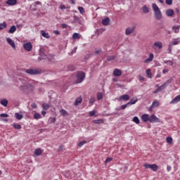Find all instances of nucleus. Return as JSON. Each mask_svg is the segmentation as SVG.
I'll return each mask as SVG.
<instances>
[{
	"label": "nucleus",
	"mask_w": 180,
	"mask_h": 180,
	"mask_svg": "<svg viewBox=\"0 0 180 180\" xmlns=\"http://www.w3.org/2000/svg\"><path fill=\"white\" fill-rule=\"evenodd\" d=\"M20 91L25 94L27 89H29L31 92H33L34 91V86L33 85L27 83L26 80L21 79V84L20 85Z\"/></svg>",
	"instance_id": "1"
},
{
	"label": "nucleus",
	"mask_w": 180,
	"mask_h": 180,
	"mask_svg": "<svg viewBox=\"0 0 180 180\" xmlns=\"http://www.w3.org/2000/svg\"><path fill=\"white\" fill-rule=\"evenodd\" d=\"M153 11L154 12V15L157 20H161L162 19V13H161V10L156 4H152Z\"/></svg>",
	"instance_id": "2"
},
{
	"label": "nucleus",
	"mask_w": 180,
	"mask_h": 180,
	"mask_svg": "<svg viewBox=\"0 0 180 180\" xmlns=\"http://www.w3.org/2000/svg\"><path fill=\"white\" fill-rule=\"evenodd\" d=\"M25 72L27 74H29V75H39V74L41 73V69H37V68L27 69L25 70Z\"/></svg>",
	"instance_id": "3"
},
{
	"label": "nucleus",
	"mask_w": 180,
	"mask_h": 180,
	"mask_svg": "<svg viewBox=\"0 0 180 180\" xmlns=\"http://www.w3.org/2000/svg\"><path fill=\"white\" fill-rule=\"evenodd\" d=\"M76 84H81L85 79V72L81 71L78 72L76 75Z\"/></svg>",
	"instance_id": "4"
},
{
	"label": "nucleus",
	"mask_w": 180,
	"mask_h": 180,
	"mask_svg": "<svg viewBox=\"0 0 180 180\" xmlns=\"http://www.w3.org/2000/svg\"><path fill=\"white\" fill-rule=\"evenodd\" d=\"M144 168L149 169H152V171H153V172H157V171H158V165H157V164H152L150 165L148 163H146L143 165Z\"/></svg>",
	"instance_id": "5"
},
{
	"label": "nucleus",
	"mask_w": 180,
	"mask_h": 180,
	"mask_svg": "<svg viewBox=\"0 0 180 180\" xmlns=\"http://www.w3.org/2000/svg\"><path fill=\"white\" fill-rule=\"evenodd\" d=\"M45 50L44 48L41 47L39 49V60L41 61V60H46L47 58V56H46V53H44Z\"/></svg>",
	"instance_id": "6"
},
{
	"label": "nucleus",
	"mask_w": 180,
	"mask_h": 180,
	"mask_svg": "<svg viewBox=\"0 0 180 180\" xmlns=\"http://www.w3.org/2000/svg\"><path fill=\"white\" fill-rule=\"evenodd\" d=\"M150 123H160V118H158L155 115L152 114L149 118Z\"/></svg>",
	"instance_id": "7"
},
{
	"label": "nucleus",
	"mask_w": 180,
	"mask_h": 180,
	"mask_svg": "<svg viewBox=\"0 0 180 180\" xmlns=\"http://www.w3.org/2000/svg\"><path fill=\"white\" fill-rule=\"evenodd\" d=\"M23 47L26 51H32V49H33V46L32 45V43L27 42L23 44Z\"/></svg>",
	"instance_id": "8"
},
{
	"label": "nucleus",
	"mask_w": 180,
	"mask_h": 180,
	"mask_svg": "<svg viewBox=\"0 0 180 180\" xmlns=\"http://www.w3.org/2000/svg\"><path fill=\"white\" fill-rule=\"evenodd\" d=\"M135 29H136L135 26H133L132 27H127L125 30V34L127 36H129V35L131 34V33H133V32H134Z\"/></svg>",
	"instance_id": "9"
},
{
	"label": "nucleus",
	"mask_w": 180,
	"mask_h": 180,
	"mask_svg": "<svg viewBox=\"0 0 180 180\" xmlns=\"http://www.w3.org/2000/svg\"><path fill=\"white\" fill-rule=\"evenodd\" d=\"M141 119L142 122H144V123L150 122V115H148V114H143L141 117Z\"/></svg>",
	"instance_id": "10"
},
{
	"label": "nucleus",
	"mask_w": 180,
	"mask_h": 180,
	"mask_svg": "<svg viewBox=\"0 0 180 180\" xmlns=\"http://www.w3.org/2000/svg\"><path fill=\"white\" fill-rule=\"evenodd\" d=\"M6 41L10 46H11V47H13V49H16V44H15V41H13L12 39L8 37L6 38Z\"/></svg>",
	"instance_id": "11"
},
{
	"label": "nucleus",
	"mask_w": 180,
	"mask_h": 180,
	"mask_svg": "<svg viewBox=\"0 0 180 180\" xmlns=\"http://www.w3.org/2000/svg\"><path fill=\"white\" fill-rule=\"evenodd\" d=\"M18 4V0H7L6 1V4L8 5V6H13Z\"/></svg>",
	"instance_id": "12"
},
{
	"label": "nucleus",
	"mask_w": 180,
	"mask_h": 180,
	"mask_svg": "<svg viewBox=\"0 0 180 180\" xmlns=\"http://www.w3.org/2000/svg\"><path fill=\"white\" fill-rule=\"evenodd\" d=\"M130 99V96L129 94H124L120 96L118 101H129Z\"/></svg>",
	"instance_id": "13"
},
{
	"label": "nucleus",
	"mask_w": 180,
	"mask_h": 180,
	"mask_svg": "<svg viewBox=\"0 0 180 180\" xmlns=\"http://www.w3.org/2000/svg\"><path fill=\"white\" fill-rule=\"evenodd\" d=\"M110 22V18H109V17H107V18L103 19L102 25H103V26H108V25H109Z\"/></svg>",
	"instance_id": "14"
},
{
	"label": "nucleus",
	"mask_w": 180,
	"mask_h": 180,
	"mask_svg": "<svg viewBox=\"0 0 180 180\" xmlns=\"http://www.w3.org/2000/svg\"><path fill=\"white\" fill-rule=\"evenodd\" d=\"M113 75H115V77H120V75H122V70L119 69H115L113 71Z\"/></svg>",
	"instance_id": "15"
},
{
	"label": "nucleus",
	"mask_w": 180,
	"mask_h": 180,
	"mask_svg": "<svg viewBox=\"0 0 180 180\" xmlns=\"http://www.w3.org/2000/svg\"><path fill=\"white\" fill-rule=\"evenodd\" d=\"M166 15L168 16L169 18H171V16H173L174 15V10L172 9H167L166 11Z\"/></svg>",
	"instance_id": "16"
},
{
	"label": "nucleus",
	"mask_w": 180,
	"mask_h": 180,
	"mask_svg": "<svg viewBox=\"0 0 180 180\" xmlns=\"http://www.w3.org/2000/svg\"><path fill=\"white\" fill-rule=\"evenodd\" d=\"M41 34L43 37H45V39H50V34L44 30H41Z\"/></svg>",
	"instance_id": "17"
},
{
	"label": "nucleus",
	"mask_w": 180,
	"mask_h": 180,
	"mask_svg": "<svg viewBox=\"0 0 180 180\" xmlns=\"http://www.w3.org/2000/svg\"><path fill=\"white\" fill-rule=\"evenodd\" d=\"M42 153L41 148H37L34 150V154L36 157H39V155H41Z\"/></svg>",
	"instance_id": "18"
},
{
	"label": "nucleus",
	"mask_w": 180,
	"mask_h": 180,
	"mask_svg": "<svg viewBox=\"0 0 180 180\" xmlns=\"http://www.w3.org/2000/svg\"><path fill=\"white\" fill-rule=\"evenodd\" d=\"M0 103L1 105H2V106L6 108L8 106V101L6 98H3L2 100H1Z\"/></svg>",
	"instance_id": "19"
},
{
	"label": "nucleus",
	"mask_w": 180,
	"mask_h": 180,
	"mask_svg": "<svg viewBox=\"0 0 180 180\" xmlns=\"http://www.w3.org/2000/svg\"><path fill=\"white\" fill-rule=\"evenodd\" d=\"M154 58V54L150 53L149 58H146L144 61V63H150V61H153V59Z\"/></svg>",
	"instance_id": "20"
},
{
	"label": "nucleus",
	"mask_w": 180,
	"mask_h": 180,
	"mask_svg": "<svg viewBox=\"0 0 180 180\" xmlns=\"http://www.w3.org/2000/svg\"><path fill=\"white\" fill-rule=\"evenodd\" d=\"M15 32H16V26L12 25L8 30V33H10V34H13V33Z\"/></svg>",
	"instance_id": "21"
},
{
	"label": "nucleus",
	"mask_w": 180,
	"mask_h": 180,
	"mask_svg": "<svg viewBox=\"0 0 180 180\" xmlns=\"http://www.w3.org/2000/svg\"><path fill=\"white\" fill-rule=\"evenodd\" d=\"M79 103H82V97L76 98L75 101V106H78Z\"/></svg>",
	"instance_id": "22"
},
{
	"label": "nucleus",
	"mask_w": 180,
	"mask_h": 180,
	"mask_svg": "<svg viewBox=\"0 0 180 180\" xmlns=\"http://www.w3.org/2000/svg\"><path fill=\"white\" fill-rule=\"evenodd\" d=\"M15 117L18 120H22V118L23 117V114H20L19 112H15Z\"/></svg>",
	"instance_id": "23"
},
{
	"label": "nucleus",
	"mask_w": 180,
	"mask_h": 180,
	"mask_svg": "<svg viewBox=\"0 0 180 180\" xmlns=\"http://www.w3.org/2000/svg\"><path fill=\"white\" fill-rule=\"evenodd\" d=\"M12 127H14V129H15V130H20V129H22V125H20L19 124H16V123H13L12 124Z\"/></svg>",
	"instance_id": "24"
},
{
	"label": "nucleus",
	"mask_w": 180,
	"mask_h": 180,
	"mask_svg": "<svg viewBox=\"0 0 180 180\" xmlns=\"http://www.w3.org/2000/svg\"><path fill=\"white\" fill-rule=\"evenodd\" d=\"M73 23H81V20H79V17L77 15L73 16Z\"/></svg>",
	"instance_id": "25"
},
{
	"label": "nucleus",
	"mask_w": 180,
	"mask_h": 180,
	"mask_svg": "<svg viewBox=\"0 0 180 180\" xmlns=\"http://www.w3.org/2000/svg\"><path fill=\"white\" fill-rule=\"evenodd\" d=\"M146 74L148 78H153V73H151V70L150 69L146 70Z\"/></svg>",
	"instance_id": "26"
},
{
	"label": "nucleus",
	"mask_w": 180,
	"mask_h": 180,
	"mask_svg": "<svg viewBox=\"0 0 180 180\" xmlns=\"http://www.w3.org/2000/svg\"><path fill=\"white\" fill-rule=\"evenodd\" d=\"M132 122L136 123V124H140V119H139V117L137 116L133 117Z\"/></svg>",
	"instance_id": "27"
},
{
	"label": "nucleus",
	"mask_w": 180,
	"mask_h": 180,
	"mask_svg": "<svg viewBox=\"0 0 180 180\" xmlns=\"http://www.w3.org/2000/svg\"><path fill=\"white\" fill-rule=\"evenodd\" d=\"M42 108L44 110H49L50 105L47 103H42Z\"/></svg>",
	"instance_id": "28"
},
{
	"label": "nucleus",
	"mask_w": 180,
	"mask_h": 180,
	"mask_svg": "<svg viewBox=\"0 0 180 180\" xmlns=\"http://www.w3.org/2000/svg\"><path fill=\"white\" fill-rule=\"evenodd\" d=\"M72 39L74 40L77 39H81V34H79V33L75 32L72 35Z\"/></svg>",
	"instance_id": "29"
},
{
	"label": "nucleus",
	"mask_w": 180,
	"mask_h": 180,
	"mask_svg": "<svg viewBox=\"0 0 180 180\" xmlns=\"http://www.w3.org/2000/svg\"><path fill=\"white\" fill-rule=\"evenodd\" d=\"M116 56H108L106 58V60L107 61H113V60H115L116 58Z\"/></svg>",
	"instance_id": "30"
},
{
	"label": "nucleus",
	"mask_w": 180,
	"mask_h": 180,
	"mask_svg": "<svg viewBox=\"0 0 180 180\" xmlns=\"http://www.w3.org/2000/svg\"><path fill=\"white\" fill-rule=\"evenodd\" d=\"M154 46L158 47V49H162V42H155Z\"/></svg>",
	"instance_id": "31"
},
{
	"label": "nucleus",
	"mask_w": 180,
	"mask_h": 180,
	"mask_svg": "<svg viewBox=\"0 0 180 180\" xmlns=\"http://www.w3.org/2000/svg\"><path fill=\"white\" fill-rule=\"evenodd\" d=\"M142 11L143 13H148V12H150V9L148 7H147V6H143L142 8Z\"/></svg>",
	"instance_id": "32"
},
{
	"label": "nucleus",
	"mask_w": 180,
	"mask_h": 180,
	"mask_svg": "<svg viewBox=\"0 0 180 180\" xmlns=\"http://www.w3.org/2000/svg\"><path fill=\"white\" fill-rule=\"evenodd\" d=\"M94 123H95V124H101L102 123H103V120L102 119H99V120H94Z\"/></svg>",
	"instance_id": "33"
},
{
	"label": "nucleus",
	"mask_w": 180,
	"mask_h": 180,
	"mask_svg": "<svg viewBox=\"0 0 180 180\" xmlns=\"http://www.w3.org/2000/svg\"><path fill=\"white\" fill-rule=\"evenodd\" d=\"M34 117L36 120H39V119H41V115L39 112H35L34 114Z\"/></svg>",
	"instance_id": "34"
},
{
	"label": "nucleus",
	"mask_w": 180,
	"mask_h": 180,
	"mask_svg": "<svg viewBox=\"0 0 180 180\" xmlns=\"http://www.w3.org/2000/svg\"><path fill=\"white\" fill-rule=\"evenodd\" d=\"M163 63L165 64H168L170 67H172L174 65V62L172 60H164Z\"/></svg>",
	"instance_id": "35"
},
{
	"label": "nucleus",
	"mask_w": 180,
	"mask_h": 180,
	"mask_svg": "<svg viewBox=\"0 0 180 180\" xmlns=\"http://www.w3.org/2000/svg\"><path fill=\"white\" fill-rule=\"evenodd\" d=\"M139 99H137L136 97H134L129 101V102H131L132 105H135V103H137Z\"/></svg>",
	"instance_id": "36"
},
{
	"label": "nucleus",
	"mask_w": 180,
	"mask_h": 180,
	"mask_svg": "<svg viewBox=\"0 0 180 180\" xmlns=\"http://www.w3.org/2000/svg\"><path fill=\"white\" fill-rule=\"evenodd\" d=\"M103 98V94L101 92L97 93V100L101 101Z\"/></svg>",
	"instance_id": "37"
},
{
	"label": "nucleus",
	"mask_w": 180,
	"mask_h": 180,
	"mask_svg": "<svg viewBox=\"0 0 180 180\" xmlns=\"http://www.w3.org/2000/svg\"><path fill=\"white\" fill-rule=\"evenodd\" d=\"M78 11L80 12L81 15H84V13H85V9H84V7L82 6H79Z\"/></svg>",
	"instance_id": "38"
},
{
	"label": "nucleus",
	"mask_w": 180,
	"mask_h": 180,
	"mask_svg": "<svg viewBox=\"0 0 180 180\" xmlns=\"http://www.w3.org/2000/svg\"><path fill=\"white\" fill-rule=\"evenodd\" d=\"M172 30H174V33H179V26H173Z\"/></svg>",
	"instance_id": "39"
},
{
	"label": "nucleus",
	"mask_w": 180,
	"mask_h": 180,
	"mask_svg": "<svg viewBox=\"0 0 180 180\" xmlns=\"http://www.w3.org/2000/svg\"><path fill=\"white\" fill-rule=\"evenodd\" d=\"M170 45L172 46H176L178 44H179V41H176V40H173L172 42L169 43Z\"/></svg>",
	"instance_id": "40"
},
{
	"label": "nucleus",
	"mask_w": 180,
	"mask_h": 180,
	"mask_svg": "<svg viewBox=\"0 0 180 180\" xmlns=\"http://www.w3.org/2000/svg\"><path fill=\"white\" fill-rule=\"evenodd\" d=\"M6 23L5 22L0 23V30L6 29Z\"/></svg>",
	"instance_id": "41"
},
{
	"label": "nucleus",
	"mask_w": 180,
	"mask_h": 180,
	"mask_svg": "<svg viewBox=\"0 0 180 180\" xmlns=\"http://www.w3.org/2000/svg\"><path fill=\"white\" fill-rule=\"evenodd\" d=\"M166 141L167 143H168L169 144H172V137L171 136H167L166 138Z\"/></svg>",
	"instance_id": "42"
},
{
	"label": "nucleus",
	"mask_w": 180,
	"mask_h": 180,
	"mask_svg": "<svg viewBox=\"0 0 180 180\" xmlns=\"http://www.w3.org/2000/svg\"><path fill=\"white\" fill-rule=\"evenodd\" d=\"M172 82V78L169 79L167 80L163 84L167 86V85H169Z\"/></svg>",
	"instance_id": "43"
},
{
	"label": "nucleus",
	"mask_w": 180,
	"mask_h": 180,
	"mask_svg": "<svg viewBox=\"0 0 180 180\" xmlns=\"http://www.w3.org/2000/svg\"><path fill=\"white\" fill-rule=\"evenodd\" d=\"M68 70L70 71H75V66H74L73 65H69L68 66Z\"/></svg>",
	"instance_id": "44"
},
{
	"label": "nucleus",
	"mask_w": 180,
	"mask_h": 180,
	"mask_svg": "<svg viewBox=\"0 0 180 180\" xmlns=\"http://www.w3.org/2000/svg\"><path fill=\"white\" fill-rule=\"evenodd\" d=\"M165 84H162L160 86H159L158 89H159V91L160 92H162V91H164V89H165Z\"/></svg>",
	"instance_id": "45"
},
{
	"label": "nucleus",
	"mask_w": 180,
	"mask_h": 180,
	"mask_svg": "<svg viewBox=\"0 0 180 180\" xmlns=\"http://www.w3.org/2000/svg\"><path fill=\"white\" fill-rule=\"evenodd\" d=\"M167 51H169L168 54H172V46L170 44L168 46Z\"/></svg>",
	"instance_id": "46"
},
{
	"label": "nucleus",
	"mask_w": 180,
	"mask_h": 180,
	"mask_svg": "<svg viewBox=\"0 0 180 180\" xmlns=\"http://www.w3.org/2000/svg\"><path fill=\"white\" fill-rule=\"evenodd\" d=\"M102 53V49L98 48V49H95L94 54H101Z\"/></svg>",
	"instance_id": "47"
},
{
	"label": "nucleus",
	"mask_w": 180,
	"mask_h": 180,
	"mask_svg": "<svg viewBox=\"0 0 180 180\" xmlns=\"http://www.w3.org/2000/svg\"><path fill=\"white\" fill-rule=\"evenodd\" d=\"M60 113L62 115V116H65L67 115V111L64 109H61L60 110Z\"/></svg>",
	"instance_id": "48"
},
{
	"label": "nucleus",
	"mask_w": 180,
	"mask_h": 180,
	"mask_svg": "<svg viewBox=\"0 0 180 180\" xmlns=\"http://www.w3.org/2000/svg\"><path fill=\"white\" fill-rule=\"evenodd\" d=\"M57 119L56 117H51L49 118V122L53 124V123H56Z\"/></svg>",
	"instance_id": "49"
},
{
	"label": "nucleus",
	"mask_w": 180,
	"mask_h": 180,
	"mask_svg": "<svg viewBox=\"0 0 180 180\" xmlns=\"http://www.w3.org/2000/svg\"><path fill=\"white\" fill-rule=\"evenodd\" d=\"M84 144H86V141H82L78 143V147H82Z\"/></svg>",
	"instance_id": "50"
},
{
	"label": "nucleus",
	"mask_w": 180,
	"mask_h": 180,
	"mask_svg": "<svg viewBox=\"0 0 180 180\" xmlns=\"http://www.w3.org/2000/svg\"><path fill=\"white\" fill-rule=\"evenodd\" d=\"M51 95H56V93L53 92V91H51L49 92V98L50 99H53V96H51Z\"/></svg>",
	"instance_id": "51"
},
{
	"label": "nucleus",
	"mask_w": 180,
	"mask_h": 180,
	"mask_svg": "<svg viewBox=\"0 0 180 180\" xmlns=\"http://www.w3.org/2000/svg\"><path fill=\"white\" fill-rule=\"evenodd\" d=\"M89 116H95L96 115V111L92 110L89 112Z\"/></svg>",
	"instance_id": "52"
},
{
	"label": "nucleus",
	"mask_w": 180,
	"mask_h": 180,
	"mask_svg": "<svg viewBox=\"0 0 180 180\" xmlns=\"http://www.w3.org/2000/svg\"><path fill=\"white\" fill-rule=\"evenodd\" d=\"M153 103H154V107H158L160 106V102L158 101H155L153 102Z\"/></svg>",
	"instance_id": "53"
},
{
	"label": "nucleus",
	"mask_w": 180,
	"mask_h": 180,
	"mask_svg": "<svg viewBox=\"0 0 180 180\" xmlns=\"http://www.w3.org/2000/svg\"><path fill=\"white\" fill-rule=\"evenodd\" d=\"M0 117H9V115L6 113L0 114Z\"/></svg>",
	"instance_id": "54"
},
{
	"label": "nucleus",
	"mask_w": 180,
	"mask_h": 180,
	"mask_svg": "<svg viewBox=\"0 0 180 180\" xmlns=\"http://www.w3.org/2000/svg\"><path fill=\"white\" fill-rule=\"evenodd\" d=\"M112 160H113V158H107L105 161V164H107L108 162H110V161H112Z\"/></svg>",
	"instance_id": "55"
},
{
	"label": "nucleus",
	"mask_w": 180,
	"mask_h": 180,
	"mask_svg": "<svg viewBox=\"0 0 180 180\" xmlns=\"http://www.w3.org/2000/svg\"><path fill=\"white\" fill-rule=\"evenodd\" d=\"M31 106L33 109H37V104H36V103H32Z\"/></svg>",
	"instance_id": "56"
},
{
	"label": "nucleus",
	"mask_w": 180,
	"mask_h": 180,
	"mask_svg": "<svg viewBox=\"0 0 180 180\" xmlns=\"http://www.w3.org/2000/svg\"><path fill=\"white\" fill-rule=\"evenodd\" d=\"M154 103H152L151 105L148 108V111L151 112L153 110V108H154Z\"/></svg>",
	"instance_id": "57"
},
{
	"label": "nucleus",
	"mask_w": 180,
	"mask_h": 180,
	"mask_svg": "<svg viewBox=\"0 0 180 180\" xmlns=\"http://www.w3.org/2000/svg\"><path fill=\"white\" fill-rule=\"evenodd\" d=\"M89 103L94 104L95 103V98H91L89 99Z\"/></svg>",
	"instance_id": "58"
},
{
	"label": "nucleus",
	"mask_w": 180,
	"mask_h": 180,
	"mask_svg": "<svg viewBox=\"0 0 180 180\" xmlns=\"http://www.w3.org/2000/svg\"><path fill=\"white\" fill-rule=\"evenodd\" d=\"M167 5H172V0H166Z\"/></svg>",
	"instance_id": "59"
},
{
	"label": "nucleus",
	"mask_w": 180,
	"mask_h": 180,
	"mask_svg": "<svg viewBox=\"0 0 180 180\" xmlns=\"http://www.w3.org/2000/svg\"><path fill=\"white\" fill-rule=\"evenodd\" d=\"M127 108V105L124 104L120 107V109L124 110V109H126Z\"/></svg>",
	"instance_id": "60"
},
{
	"label": "nucleus",
	"mask_w": 180,
	"mask_h": 180,
	"mask_svg": "<svg viewBox=\"0 0 180 180\" xmlns=\"http://www.w3.org/2000/svg\"><path fill=\"white\" fill-rule=\"evenodd\" d=\"M61 26H62L63 29H67V27H68V25H67V24H65V23L61 24Z\"/></svg>",
	"instance_id": "61"
},
{
	"label": "nucleus",
	"mask_w": 180,
	"mask_h": 180,
	"mask_svg": "<svg viewBox=\"0 0 180 180\" xmlns=\"http://www.w3.org/2000/svg\"><path fill=\"white\" fill-rule=\"evenodd\" d=\"M139 78V81H144L145 79L144 77H143L142 75H140Z\"/></svg>",
	"instance_id": "62"
},
{
	"label": "nucleus",
	"mask_w": 180,
	"mask_h": 180,
	"mask_svg": "<svg viewBox=\"0 0 180 180\" xmlns=\"http://www.w3.org/2000/svg\"><path fill=\"white\" fill-rule=\"evenodd\" d=\"M60 9H62V11H63L64 9H66V7H65V6L62 5L60 6Z\"/></svg>",
	"instance_id": "63"
},
{
	"label": "nucleus",
	"mask_w": 180,
	"mask_h": 180,
	"mask_svg": "<svg viewBox=\"0 0 180 180\" xmlns=\"http://www.w3.org/2000/svg\"><path fill=\"white\" fill-rule=\"evenodd\" d=\"M158 92H160V89L158 88L157 89H155V90L153 91V94H158Z\"/></svg>",
	"instance_id": "64"
}]
</instances>
